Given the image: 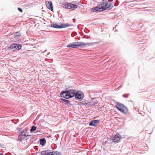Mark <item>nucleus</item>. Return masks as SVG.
<instances>
[{
    "mask_svg": "<svg viewBox=\"0 0 155 155\" xmlns=\"http://www.w3.org/2000/svg\"><path fill=\"white\" fill-rule=\"evenodd\" d=\"M103 2L101 4V7H96L94 8H93L91 9V11L92 12H102L105 10L110 9L112 8V6H111V3L110 2L108 3V2L109 0H108V1L107 0L105 1H103Z\"/></svg>",
    "mask_w": 155,
    "mask_h": 155,
    "instance_id": "f257e3e1",
    "label": "nucleus"
},
{
    "mask_svg": "<svg viewBox=\"0 0 155 155\" xmlns=\"http://www.w3.org/2000/svg\"><path fill=\"white\" fill-rule=\"evenodd\" d=\"M115 106L119 110L123 113L127 114L128 112L127 108L121 104H117Z\"/></svg>",
    "mask_w": 155,
    "mask_h": 155,
    "instance_id": "f03ea898",
    "label": "nucleus"
},
{
    "mask_svg": "<svg viewBox=\"0 0 155 155\" xmlns=\"http://www.w3.org/2000/svg\"><path fill=\"white\" fill-rule=\"evenodd\" d=\"M77 7L76 5L71 3L64 4L63 6V8L70 9L72 10H74L77 8Z\"/></svg>",
    "mask_w": 155,
    "mask_h": 155,
    "instance_id": "7ed1b4c3",
    "label": "nucleus"
},
{
    "mask_svg": "<svg viewBox=\"0 0 155 155\" xmlns=\"http://www.w3.org/2000/svg\"><path fill=\"white\" fill-rule=\"evenodd\" d=\"M29 135L26 131L23 130L19 133L18 140L21 141L22 140L25 139Z\"/></svg>",
    "mask_w": 155,
    "mask_h": 155,
    "instance_id": "20e7f679",
    "label": "nucleus"
},
{
    "mask_svg": "<svg viewBox=\"0 0 155 155\" xmlns=\"http://www.w3.org/2000/svg\"><path fill=\"white\" fill-rule=\"evenodd\" d=\"M21 47L22 46L20 44H13L12 45L8 48L10 49H13V50H19L21 48Z\"/></svg>",
    "mask_w": 155,
    "mask_h": 155,
    "instance_id": "39448f33",
    "label": "nucleus"
},
{
    "mask_svg": "<svg viewBox=\"0 0 155 155\" xmlns=\"http://www.w3.org/2000/svg\"><path fill=\"white\" fill-rule=\"evenodd\" d=\"M75 98L78 100H82L83 98V94L81 91H78L75 93Z\"/></svg>",
    "mask_w": 155,
    "mask_h": 155,
    "instance_id": "423d86ee",
    "label": "nucleus"
},
{
    "mask_svg": "<svg viewBox=\"0 0 155 155\" xmlns=\"http://www.w3.org/2000/svg\"><path fill=\"white\" fill-rule=\"evenodd\" d=\"M121 138V136L119 134L115 135L111 140L114 142H118Z\"/></svg>",
    "mask_w": 155,
    "mask_h": 155,
    "instance_id": "0eeeda50",
    "label": "nucleus"
},
{
    "mask_svg": "<svg viewBox=\"0 0 155 155\" xmlns=\"http://www.w3.org/2000/svg\"><path fill=\"white\" fill-rule=\"evenodd\" d=\"M60 95L61 97L65 99H69L68 91H64L61 92Z\"/></svg>",
    "mask_w": 155,
    "mask_h": 155,
    "instance_id": "6e6552de",
    "label": "nucleus"
},
{
    "mask_svg": "<svg viewBox=\"0 0 155 155\" xmlns=\"http://www.w3.org/2000/svg\"><path fill=\"white\" fill-rule=\"evenodd\" d=\"M69 98L73 97L75 95V91L74 90H69L68 91Z\"/></svg>",
    "mask_w": 155,
    "mask_h": 155,
    "instance_id": "1a4fd4ad",
    "label": "nucleus"
},
{
    "mask_svg": "<svg viewBox=\"0 0 155 155\" xmlns=\"http://www.w3.org/2000/svg\"><path fill=\"white\" fill-rule=\"evenodd\" d=\"M46 6L51 11H53V7L52 2L51 1H49L46 2Z\"/></svg>",
    "mask_w": 155,
    "mask_h": 155,
    "instance_id": "9d476101",
    "label": "nucleus"
},
{
    "mask_svg": "<svg viewBox=\"0 0 155 155\" xmlns=\"http://www.w3.org/2000/svg\"><path fill=\"white\" fill-rule=\"evenodd\" d=\"M99 122V120H95L91 121L89 125L90 126L96 127L97 126L96 124L97 123Z\"/></svg>",
    "mask_w": 155,
    "mask_h": 155,
    "instance_id": "9b49d317",
    "label": "nucleus"
},
{
    "mask_svg": "<svg viewBox=\"0 0 155 155\" xmlns=\"http://www.w3.org/2000/svg\"><path fill=\"white\" fill-rule=\"evenodd\" d=\"M13 35L15 38H16L15 40L16 41L19 40V38L21 36V35L19 32H17L14 33Z\"/></svg>",
    "mask_w": 155,
    "mask_h": 155,
    "instance_id": "f8f14e48",
    "label": "nucleus"
},
{
    "mask_svg": "<svg viewBox=\"0 0 155 155\" xmlns=\"http://www.w3.org/2000/svg\"><path fill=\"white\" fill-rule=\"evenodd\" d=\"M72 24H62L59 25V28H66L69 26H72Z\"/></svg>",
    "mask_w": 155,
    "mask_h": 155,
    "instance_id": "ddd939ff",
    "label": "nucleus"
},
{
    "mask_svg": "<svg viewBox=\"0 0 155 155\" xmlns=\"http://www.w3.org/2000/svg\"><path fill=\"white\" fill-rule=\"evenodd\" d=\"M51 150H43L41 152V154L42 155H49L50 153Z\"/></svg>",
    "mask_w": 155,
    "mask_h": 155,
    "instance_id": "4468645a",
    "label": "nucleus"
},
{
    "mask_svg": "<svg viewBox=\"0 0 155 155\" xmlns=\"http://www.w3.org/2000/svg\"><path fill=\"white\" fill-rule=\"evenodd\" d=\"M75 44L76 45V47L81 46H83L85 45V44L81 42H75Z\"/></svg>",
    "mask_w": 155,
    "mask_h": 155,
    "instance_id": "2eb2a0df",
    "label": "nucleus"
},
{
    "mask_svg": "<svg viewBox=\"0 0 155 155\" xmlns=\"http://www.w3.org/2000/svg\"><path fill=\"white\" fill-rule=\"evenodd\" d=\"M67 47L68 48H76V45L75 44V42H73L68 45Z\"/></svg>",
    "mask_w": 155,
    "mask_h": 155,
    "instance_id": "dca6fc26",
    "label": "nucleus"
},
{
    "mask_svg": "<svg viewBox=\"0 0 155 155\" xmlns=\"http://www.w3.org/2000/svg\"><path fill=\"white\" fill-rule=\"evenodd\" d=\"M50 153L49 155H61V153L60 152L57 151H53L51 150V152H50Z\"/></svg>",
    "mask_w": 155,
    "mask_h": 155,
    "instance_id": "f3484780",
    "label": "nucleus"
},
{
    "mask_svg": "<svg viewBox=\"0 0 155 155\" xmlns=\"http://www.w3.org/2000/svg\"><path fill=\"white\" fill-rule=\"evenodd\" d=\"M39 142L40 144L42 146L44 145L46 143V141L45 138L40 139Z\"/></svg>",
    "mask_w": 155,
    "mask_h": 155,
    "instance_id": "a211bd4d",
    "label": "nucleus"
},
{
    "mask_svg": "<svg viewBox=\"0 0 155 155\" xmlns=\"http://www.w3.org/2000/svg\"><path fill=\"white\" fill-rule=\"evenodd\" d=\"M60 100L61 102L65 104H68L70 102L68 100L64 99L63 98H61Z\"/></svg>",
    "mask_w": 155,
    "mask_h": 155,
    "instance_id": "6ab92c4d",
    "label": "nucleus"
},
{
    "mask_svg": "<svg viewBox=\"0 0 155 155\" xmlns=\"http://www.w3.org/2000/svg\"><path fill=\"white\" fill-rule=\"evenodd\" d=\"M51 26L55 28H59V25L56 24H52L51 25Z\"/></svg>",
    "mask_w": 155,
    "mask_h": 155,
    "instance_id": "aec40b11",
    "label": "nucleus"
},
{
    "mask_svg": "<svg viewBox=\"0 0 155 155\" xmlns=\"http://www.w3.org/2000/svg\"><path fill=\"white\" fill-rule=\"evenodd\" d=\"M36 129V127L35 126H33L30 129V131L31 132H33L35 131Z\"/></svg>",
    "mask_w": 155,
    "mask_h": 155,
    "instance_id": "412c9836",
    "label": "nucleus"
},
{
    "mask_svg": "<svg viewBox=\"0 0 155 155\" xmlns=\"http://www.w3.org/2000/svg\"><path fill=\"white\" fill-rule=\"evenodd\" d=\"M97 103V101L95 102L94 103H91V102H89V105H95Z\"/></svg>",
    "mask_w": 155,
    "mask_h": 155,
    "instance_id": "4be33fe9",
    "label": "nucleus"
},
{
    "mask_svg": "<svg viewBox=\"0 0 155 155\" xmlns=\"http://www.w3.org/2000/svg\"><path fill=\"white\" fill-rule=\"evenodd\" d=\"M129 95V94H123V97H125L127 98L128 97V95Z\"/></svg>",
    "mask_w": 155,
    "mask_h": 155,
    "instance_id": "5701e85b",
    "label": "nucleus"
},
{
    "mask_svg": "<svg viewBox=\"0 0 155 155\" xmlns=\"http://www.w3.org/2000/svg\"><path fill=\"white\" fill-rule=\"evenodd\" d=\"M18 10L21 12H22V9L21 8H18Z\"/></svg>",
    "mask_w": 155,
    "mask_h": 155,
    "instance_id": "b1692460",
    "label": "nucleus"
},
{
    "mask_svg": "<svg viewBox=\"0 0 155 155\" xmlns=\"http://www.w3.org/2000/svg\"><path fill=\"white\" fill-rule=\"evenodd\" d=\"M73 21L74 22H75V19H73Z\"/></svg>",
    "mask_w": 155,
    "mask_h": 155,
    "instance_id": "393cba45",
    "label": "nucleus"
},
{
    "mask_svg": "<svg viewBox=\"0 0 155 155\" xmlns=\"http://www.w3.org/2000/svg\"><path fill=\"white\" fill-rule=\"evenodd\" d=\"M95 100V99L94 98H93L92 99V101H93V100Z\"/></svg>",
    "mask_w": 155,
    "mask_h": 155,
    "instance_id": "a878e982",
    "label": "nucleus"
}]
</instances>
